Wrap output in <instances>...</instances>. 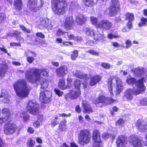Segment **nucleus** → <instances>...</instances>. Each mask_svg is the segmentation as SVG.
I'll list each match as a JSON object with an SVG mask.
<instances>
[{
	"label": "nucleus",
	"mask_w": 147,
	"mask_h": 147,
	"mask_svg": "<svg viewBox=\"0 0 147 147\" xmlns=\"http://www.w3.org/2000/svg\"><path fill=\"white\" fill-rule=\"evenodd\" d=\"M20 116L23 118L24 121H28L29 119V115L25 112L21 113Z\"/></svg>",
	"instance_id": "40"
},
{
	"label": "nucleus",
	"mask_w": 147,
	"mask_h": 147,
	"mask_svg": "<svg viewBox=\"0 0 147 147\" xmlns=\"http://www.w3.org/2000/svg\"><path fill=\"white\" fill-rule=\"evenodd\" d=\"M136 126L139 131L145 132L147 129V122L145 120L139 119L136 123Z\"/></svg>",
	"instance_id": "14"
},
{
	"label": "nucleus",
	"mask_w": 147,
	"mask_h": 147,
	"mask_svg": "<svg viewBox=\"0 0 147 147\" xmlns=\"http://www.w3.org/2000/svg\"><path fill=\"white\" fill-rule=\"evenodd\" d=\"M91 136L88 130H81L78 134V143L82 145L88 144L90 141Z\"/></svg>",
	"instance_id": "6"
},
{
	"label": "nucleus",
	"mask_w": 147,
	"mask_h": 147,
	"mask_svg": "<svg viewBox=\"0 0 147 147\" xmlns=\"http://www.w3.org/2000/svg\"><path fill=\"white\" fill-rule=\"evenodd\" d=\"M66 33L65 32L59 29L57 31L56 35L57 36H60L61 35H63Z\"/></svg>",
	"instance_id": "50"
},
{
	"label": "nucleus",
	"mask_w": 147,
	"mask_h": 147,
	"mask_svg": "<svg viewBox=\"0 0 147 147\" xmlns=\"http://www.w3.org/2000/svg\"><path fill=\"white\" fill-rule=\"evenodd\" d=\"M35 143L34 140L30 139L28 141L27 144L29 147H33Z\"/></svg>",
	"instance_id": "48"
},
{
	"label": "nucleus",
	"mask_w": 147,
	"mask_h": 147,
	"mask_svg": "<svg viewBox=\"0 0 147 147\" xmlns=\"http://www.w3.org/2000/svg\"><path fill=\"white\" fill-rule=\"evenodd\" d=\"M17 40L18 41H19L20 42H20V43L21 42H23L24 41V40L23 38L22 37L19 35H18L17 38Z\"/></svg>",
	"instance_id": "60"
},
{
	"label": "nucleus",
	"mask_w": 147,
	"mask_h": 147,
	"mask_svg": "<svg viewBox=\"0 0 147 147\" xmlns=\"http://www.w3.org/2000/svg\"><path fill=\"white\" fill-rule=\"evenodd\" d=\"M48 73L49 71L45 69L30 68L26 71L25 77H26L27 75L30 76H32L33 77L35 78V79L32 80L31 81L33 82H35L38 81V79L39 78H42L41 77L40 74L44 76H48Z\"/></svg>",
	"instance_id": "5"
},
{
	"label": "nucleus",
	"mask_w": 147,
	"mask_h": 147,
	"mask_svg": "<svg viewBox=\"0 0 147 147\" xmlns=\"http://www.w3.org/2000/svg\"><path fill=\"white\" fill-rule=\"evenodd\" d=\"M17 129V127L15 124L9 122L5 125L4 131L7 134H11L16 131Z\"/></svg>",
	"instance_id": "13"
},
{
	"label": "nucleus",
	"mask_w": 147,
	"mask_h": 147,
	"mask_svg": "<svg viewBox=\"0 0 147 147\" xmlns=\"http://www.w3.org/2000/svg\"><path fill=\"white\" fill-rule=\"evenodd\" d=\"M42 124V122L38 120L34 122L33 125L35 127H38Z\"/></svg>",
	"instance_id": "53"
},
{
	"label": "nucleus",
	"mask_w": 147,
	"mask_h": 147,
	"mask_svg": "<svg viewBox=\"0 0 147 147\" xmlns=\"http://www.w3.org/2000/svg\"><path fill=\"white\" fill-rule=\"evenodd\" d=\"M127 140L123 135L119 136L117 139L116 144L117 147H126L125 146L127 143Z\"/></svg>",
	"instance_id": "17"
},
{
	"label": "nucleus",
	"mask_w": 147,
	"mask_h": 147,
	"mask_svg": "<svg viewBox=\"0 0 147 147\" xmlns=\"http://www.w3.org/2000/svg\"><path fill=\"white\" fill-rule=\"evenodd\" d=\"M81 84V81L79 79L76 80L74 83L75 88L77 89H80Z\"/></svg>",
	"instance_id": "37"
},
{
	"label": "nucleus",
	"mask_w": 147,
	"mask_h": 147,
	"mask_svg": "<svg viewBox=\"0 0 147 147\" xmlns=\"http://www.w3.org/2000/svg\"><path fill=\"white\" fill-rule=\"evenodd\" d=\"M146 73L143 67H138L135 70V74L137 76H142Z\"/></svg>",
	"instance_id": "29"
},
{
	"label": "nucleus",
	"mask_w": 147,
	"mask_h": 147,
	"mask_svg": "<svg viewBox=\"0 0 147 147\" xmlns=\"http://www.w3.org/2000/svg\"><path fill=\"white\" fill-rule=\"evenodd\" d=\"M10 45L11 46H21V44H20V42L18 43H11L10 44Z\"/></svg>",
	"instance_id": "62"
},
{
	"label": "nucleus",
	"mask_w": 147,
	"mask_h": 147,
	"mask_svg": "<svg viewBox=\"0 0 147 147\" xmlns=\"http://www.w3.org/2000/svg\"><path fill=\"white\" fill-rule=\"evenodd\" d=\"M69 92L71 95V99L76 98L80 94V92L79 90L76 91L72 90Z\"/></svg>",
	"instance_id": "34"
},
{
	"label": "nucleus",
	"mask_w": 147,
	"mask_h": 147,
	"mask_svg": "<svg viewBox=\"0 0 147 147\" xmlns=\"http://www.w3.org/2000/svg\"><path fill=\"white\" fill-rule=\"evenodd\" d=\"M0 97L3 98L1 100L4 103L9 102L10 101V97L8 92L4 89L2 90L0 92Z\"/></svg>",
	"instance_id": "20"
},
{
	"label": "nucleus",
	"mask_w": 147,
	"mask_h": 147,
	"mask_svg": "<svg viewBox=\"0 0 147 147\" xmlns=\"http://www.w3.org/2000/svg\"><path fill=\"white\" fill-rule=\"evenodd\" d=\"M7 69V67L5 65L3 64L0 65V79L4 76Z\"/></svg>",
	"instance_id": "30"
},
{
	"label": "nucleus",
	"mask_w": 147,
	"mask_h": 147,
	"mask_svg": "<svg viewBox=\"0 0 147 147\" xmlns=\"http://www.w3.org/2000/svg\"><path fill=\"white\" fill-rule=\"evenodd\" d=\"M141 22L138 25L140 27L144 26L147 23V19L142 17L141 19Z\"/></svg>",
	"instance_id": "41"
},
{
	"label": "nucleus",
	"mask_w": 147,
	"mask_h": 147,
	"mask_svg": "<svg viewBox=\"0 0 147 147\" xmlns=\"http://www.w3.org/2000/svg\"><path fill=\"white\" fill-rule=\"evenodd\" d=\"M14 7L15 9L17 10H20L22 9L21 0H15Z\"/></svg>",
	"instance_id": "32"
},
{
	"label": "nucleus",
	"mask_w": 147,
	"mask_h": 147,
	"mask_svg": "<svg viewBox=\"0 0 147 147\" xmlns=\"http://www.w3.org/2000/svg\"><path fill=\"white\" fill-rule=\"evenodd\" d=\"M67 85H66L67 86V88H69L72 86V80L71 78H67Z\"/></svg>",
	"instance_id": "47"
},
{
	"label": "nucleus",
	"mask_w": 147,
	"mask_h": 147,
	"mask_svg": "<svg viewBox=\"0 0 147 147\" xmlns=\"http://www.w3.org/2000/svg\"><path fill=\"white\" fill-rule=\"evenodd\" d=\"M72 45V43L70 41H64L62 42V45L63 46H68L69 45Z\"/></svg>",
	"instance_id": "61"
},
{
	"label": "nucleus",
	"mask_w": 147,
	"mask_h": 147,
	"mask_svg": "<svg viewBox=\"0 0 147 147\" xmlns=\"http://www.w3.org/2000/svg\"><path fill=\"white\" fill-rule=\"evenodd\" d=\"M13 87L16 94L20 98H24L28 97L31 90L25 79H19L13 84Z\"/></svg>",
	"instance_id": "1"
},
{
	"label": "nucleus",
	"mask_w": 147,
	"mask_h": 147,
	"mask_svg": "<svg viewBox=\"0 0 147 147\" xmlns=\"http://www.w3.org/2000/svg\"><path fill=\"white\" fill-rule=\"evenodd\" d=\"M58 86L59 88L62 90H65L67 88V86L65 84V80L63 79L59 80Z\"/></svg>",
	"instance_id": "33"
},
{
	"label": "nucleus",
	"mask_w": 147,
	"mask_h": 147,
	"mask_svg": "<svg viewBox=\"0 0 147 147\" xmlns=\"http://www.w3.org/2000/svg\"><path fill=\"white\" fill-rule=\"evenodd\" d=\"M116 100H114L111 98H106L104 96H100L98 98L94 99L93 100V103L98 107H101L102 106V103L105 102L106 104H110L114 102H116Z\"/></svg>",
	"instance_id": "8"
},
{
	"label": "nucleus",
	"mask_w": 147,
	"mask_h": 147,
	"mask_svg": "<svg viewBox=\"0 0 147 147\" xmlns=\"http://www.w3.org/2000/svg\"><path fill=\"white\" fill-rule=\"evenodd\" d=\"M119 8V3L117 0H111V5L107 13L110 16L116 14Z\"/></svg>",
	"instance_id": "10"
},
{
	"label": "nucleus",
	"mask_w": 147,
	"mask_h": 147,
	"mask_svg": "<svg viewBox=\"0 0 147 147\" xmlns=\"http://www.w3.org/2000/svg\"><path fill=\"white\" fill-rule=\"evenodd\" d=\"M73 20L71 17H68L66 18L64 25V27L68 30L71 29V26L73 23Z\"/></svg>",
	"instance_id": "22"
},
{
	"label": "nucleus",
	"mask_w": 147,
	"mask_h": 147,
	"mask_svg": "<svg viewBox=\"0 0 147 147\" xmlns=\"http://www.w3.org/2000/svg\"><path fill=\"white\" fill-rule=\"evenodd\" d=\"M94 147H103V144L100 142L94 144Z\"/></svg>",
	"instance_id": "64"
},
{
	"label": "nucleus",
	"mask_w": 147,
	"mask_h": 147,
	"mask_svg": "<svg viewBox=\"0 0 147 147\" xmlns=\"http://www.w3.org/2000/svg\"><path fill=\"white\" fill-rule=\"evenodd\" d=\"M55 92L56 94L59 96H61L63 94V92L58 89H55Z\"/></svg>",
	"instance_id": "55"
},
{
	"label": "nucleus",
	"mask_w": 147,
	"mask_h": 147,
	"mask_svg": "<svg viewBox=\"0 0 147 147\" xmlns=\"http://www.w3.org/2000/svg\"><path fill=\"white\" fill-rule=\"evenodd\" d=\"M67 33V37L68 38V40H75V39H76L75 38V36L73 34H68Z\"/></svg>",
	"instance_id": "56"
},
{
	"label": "nucleus",
	"mask_w": 147,
	"mask_h": 147,
	"mask_svg": "<svg viewBox=\"0 0 147 147\" xmlns=\"http://www.w3.org/2000/svg\"><path fill=\"white\" fill-rule=\"evenodd\" d=\"M26 109L29 112L33 115L37 114L39 112L38 105L33 100L29 101L27 106Z\"/></svg>",
	"instance_id": "11"
},
{
	"label": "nucleus",
	"mask_w": 147,
	"mask_h": 147,
	"mask_svg": "<svg viewBox=\"0 0 147 147\" xmlns=\"http://www.w3.org/2000/svg\"><path fill=\"white\" fill-rule=\"evenodd\" d=\"M90 19L92 24L96 26L97 27V25L98 24L97 19L94 17L92 16L90 17Z\"/></svg>",
	"instance_id": "39"
},
{
	"label": "nucleus",
	"mask_w": 147,
	"mask_h": 147,
	"mask_svg": "<svg viewBox=\"0 0 147 147\" xmlns=\"http://www.w3.org/2000/svg\"><path fill=\"white\" fill-rule=\"evenodd\" d=\"M57 75L59 77H64L68 72L67 67L65 66H62L56 70Z\"/></svg>",
	"instance_id": "19"
},
{
	"label": "nucleus",
	"mask_w": 147,
	"mask_h": 147,
	"mask_svg": "<svg viewBox=\"0 0 147 147\" xmlns=\"http://www.w3.org/2000/svg\"><path fill=\"white\" fill-rule=\"evenodd\" d=\"M52 2V10L55 13L59 15L65 13L67 7L65 0H53Z\"/></svg>",
	"instance_id": "2"
},
{
	"label": "nucleus",
	"mask_w": 147,
	"mask_h": 147,
	"mask_svg": "<svg viewBox=\"0 0 147 147\" xmlns=\"http://www.w3.org/2000/svg\"><path fill=\"white\" fill-rule=\"evenodd\" d=\"M112 25L111 22L109 20H102L98 23L97 27L106 30H109L111 28Z\"/></svg>",
	"instance_id": "15"
},
{
	"label": "nucleus",
	"mask_w": 147,
	"mask_h": 147,
	"mask_svg": "<svg viewBox=\"0 0 147 147\" xmlns=\"http://www.w3.org/2000/svg\"><path fill=\"white\" fill-rule=\"evenodd\" d=\"M130 143L134 147H141L143 141L138 139L134 135L131 136L129 138Z\"/></svg>",
	"instance_id": "16"
},
{
	"label": "nucleus",
	"mask_w": 147,
	"mask_h": 147,
	"mask_svg": "<svg viewBox=\"0 0 147 147\" xmlns=\"http://www.w3.org/2000/svg\"><path fill=\"white\" fill-rule=\"evenodd\" d=\"M93 140L95 142H100V137L99 131L97 129L93 130L92 133Z\"/></svg>",
	"instance_id": "23"
},
{
	"label": "nucleus",
	"mask_w": 147,
	"mask_h": 147,
	"mask_svg": "<svg viewBox=\"0 0 147 147\" xmlns=\"http://www.w3.org/2000/svg\"><path fill=\"white\" fill-rule=\"evenodd\" d=\"M86 2L85 5L87 6H90L93 4V0H84Z\"/></svg>",
	"instance_id": "51"
},
{
	"label": "nucleus",
	"mask_w": 147,
	"mask_h": 147,
	"mask_svg": "<svg viewBox=\"0 0 147 147\" xmlns=\"http://www.w3.org/2000/svg\"><path fill=\"white\" fill-rule=\"evenodd\" d=\"M112 45L115 47H119L120 46V45L117 42H112Z\"/></svg>",
	"instance_id": "63"
},
{
	"label": "nucleus",
	"mask_w": 147,
	"mask_h": 147,
	"mask_svg": "<svg viewBox=\"0 0 147 147\" xmlns=\"http://www.w3.org/2000/svg\"><path fill=\"white\" fill-rule=\"evenodd\" d=\"M101 66L104 68L106 69H109L111 67L110 64L107 63H102L101 64Z\"/></svg>",
	"instance_id": "54"
},
{
	"label": "nucleus",
	"mask_w": 147,
	"mask_h": 147,
	"mask_svg": "<svg viewBox=\"0 0 147 147\" xmlns=\"http://www.w3.org/2000/svg\"><path fill=\"white\" fill-rule=\"evenodd\" d=\"M28 6L30 10L36 12L40 10L43 3V0H29Z\"/></svg>",
	"instance_id": "7"
},
{
	"label": "nucleus",
	"mask_w": 147,
	"mask_h": 147,
	"mask_svg": "<svg viewBox=\"0 0 147 147\" xmlns=\"http://www.w3.org/2000/svg\"><path fill=\"white\" fill-rule=\"evenodd\" d=\"M82 104L84 106V113H91L93 112V110L90 107V106L88 103H86L85 101L82 102Z\"/></svg>",
	"instance_id": "28"
},
{
	"label": "nucleus",
	"mask_w": 147,
	"mask_h": 147,
	"mask_svg": "<svg viewBox=\"0 0 147 147\" xmlns=\"http://www.w3.org/2000/svg\"><path fill=\"white\" fill-rule=\"evenodd\" d=\"M2 117L4 118H7V120L11 115L10 112L7 108H4L2 110Z\"/></svg>",
	"instance_id": "31"
},
{
	"label": "nucleus",
	"mask_w": 147,
	"mask_h": 147,
	"mask_svg": "<svg viewBox=\"0 0 147 147\" xmlns=\"http://www.w3.org/2000/svg\"><path fill=\"white\" fill-rule=\"evenodd\" d=\"M34 59V58L31 56H28L27 57V61L30 64L33 63Z\"/></svg>",
	"instance_id": "52"
},
{
	"label": "nucleus",
	"mask_w": 147,
	"mask_h": 147,
	"mask_svg": "<svg viewBox=\"0 0 147 147\" xmlns=\"http://www.w3.org/2000/svg\"><path fill=\"white\" fill-rule=\"evenodd\" d=\"M75 75L80 79H88L90 77L89 75L86 74L79 71H76L74 74Z\"/></svg>",
	"instance_id": "24"
},
{
	"label": "nucleus",
	"mask_w": 147,
	"mask_h": 147,
	"mask_svg": "<svg viewBox=\"0 0 147 147\" xmlns=\"http://www.w3.org/2000/svg\"><path fill=\"white\" fill-rule=\"evenodd\" d=\"M78 55V52L76 50L74 51L71 55V58L73 60H76Z\"/></svg>",
	"instance_id": "45"
},
{
	"label": "nucleus",
	"mask_w": 147,
	"mask_h": 147,
	"mask_svg": "<svg viewBox=\"0 0 147 147\" xmlns=\"http://www.w3.org/2000/svg\"><path fill=\"white\" fill-rule=\"evenodd\" d=\"M40 24L42 26L47 27L49 25V20L48 18H45L42 19L40 21Z\"/></svg>",
	"instance_id": "35"
},
{
	"label": "nucleus",
	"mask_w": 147,
	"mask_h": 147,
	"mask_svg": "<svg viewBox=\"0 0 147 147\" xmlns=\"http://www.w3.org/2000/svg\"><path fill=\"white\" fill-rule=\"evenodd\" d=\"M71 115L70 114L67 115L65 114H59L57 115V117H55L54 119L52 121L51 123V125L53 126L54 127L59 122L58 120L59 119L58 117L61 116L62 117H69Z\"/></svg>",
	"instance_id": "25"
},
{
	"label": "nucleus",
	"mask_w": 147,
	"mask_h": 147,
	"mask_svg": "<svg viewBox=\"0 0 147 147\" xmlns=\"http://www.w3.org/2000/svg\"><path fill=\"white\" fill-rule=\"evenodd\" d=\"M25 77L26 80L30 82L40 84L41 85L40 88L41 89H46L48 86V81L45 78H39L38 79V81L33 82V81H31V80H35V78L33 77L32 76H30L28 75H27L26 77Z\"/></svg>",
	"instance_id": "9"
},
{
	"label": "nucleus",
	"mask_w": 147,
	"mask_h": 147,
	"mask_svg": "<svg viewBox=\"0 0 147 147\" xmlns=\"http://www.w3.org/2000/svg\"><path fill=\"white\" fill-rule=\"evenodd\" d=\"M86 34L89 36H93L94 37V35L96 31H94V30L90 29H87Z\"/></svg>",
	"instance_id": "42"
},
{
	"label": "nucleus",
	"mask_w": 147,
	"mask_h": 147,
	"mask_svg": "<svg viewBox=\"0 0 147 147\" xmlns=\"http://www.w3.org/2000/svg\"><path fill=\"white\" fill-rule=\"evenodd\" d=\"M134 94L137 95L134 92V88L132 89L130 88L127 89L125 93L124 96L128 100H130L133 98Z\"/></svg>",
	"instance_id": "21"
},
{
	"label": "nucleus",
	"mask_w": 147,
	"mask_h": 147,
	"mask_svg": "<svg viewBox=\"0 0 147 147\" xmlns=\"http://www.w3.org/2000/svg\"><path fill=\"white\" fill-rule=\"evenodd\" d=\"M105 38L103 33L102 32H99L96 31L94 35V40L93 41L94 44H96L99 43L100 41L103 40Z\"/></svg>",
	"instance_id": "18"
},
{
	"label": "nucleus",
	"mask_w": 147,
	"mask_h": 147,
	"mask_svg": "<svg viewBox=\"0 0 147 147\" xmlns=\"http://www.w3.org/2000/svg\"><path fill=\"white\" fill-rule=\"evenodd\" d=\"M101 78L99 76H94L90 78V85L91 86H94L99 82Z\"/></svg>",
	"instance_id": "26"
},
{
	"label": "nucleus",
	"mask_w": 147,
	"mask_h": 147,
	"mask_svg": "<svg viewBox=\"0 0 147 147\" xmlns=\"http://www.w3.org/2000/svg\"><path fill=\"white\" fill-rule=\"evenodd\" d=\"M86 18L83 15L79 14L76 17V22L79 24L82 25L86 21Z\"/></svg>",
	"instance_id": "27"
},
{
	"label": "nucleus",
	"mask_w": 147,
	"mask_h": 147,
	"mask_svg": "<svg viewBox=\"0 0 147 147\" xmlns=\"http://www.w3.org/2000/svg\"><path fill=\"white\" fill-rule=\"evenodd\" d=\"M51 93L49 91L45 90L40 92L39 100L42 103H47L51 101Z\"/></svg>",
	"instance_id": "12"
},
{
	"label": "nucleus",
	"mask_w": 147,
	"mask_h": 147,
	"mask_svg": "<svg viewBox=\"0 0 147 147\" xmlns=\"http://www.w3.org/2000/svg\"><path fill=\"white\" fill-rule=\"evenodd\" d=\"M126 82L129 84H136V87L134 88V93L136 94L142 93L145 90L146 88L143 84V79L137 80L136 79L129 76L127 78Z\"/></svg>",
	"instance_id": "4"
},
{
	"label": "nucleus",
	"mask_w": 147,
	"mask_h": 147,
	"mask_svg": "<svg viewBox=\"0 0 147 147\" xmlns=\"http://www.w3.org/2000/svg\"><path fill=\"white\" fill-rule=\"evenodd\" d=\"M87 52L90 53L92 55H98L99 54V53L98 52H97L94 50H89L87 51Z\"/></svg>",
	"instance_id": "57"
},
{
	"label": "nucleus",
	"mask_w": 147,
	"mask_h": 147,
	"mask_svg": "<svg viewBox=\"0 0 147 147\" xmlns=\"http://www.w3.org/2000/svg\"><path fill=\"white\" fill-rule=\"evenodd\" d=\"M139 104L140 106H147V98H144L140 100Z\"/></svg>",
	"instance_id": "43"
},
{
	"label": "nucleus",
	"mask_w": 147,
	"mask_h": 147,
	"mask_svg": "<svg viewBox=\"0 0 147 147\" xmlns=\"http://www.w3.org/2000/svg\"><path fill=\"white\" fill-rule=\"evenodd\" d=\"M125 48L126 49H128L130 48L132 45V42L131 40L129 39L125 40Z\"/></svg>",
	"instance_id": "44"
},
{
	"label": "nucleus",
	"mask_w": 147,
	"mask_h": 147,
	"mask_svg": "<svg viewBox=\"0 0 147 147\" xmlns=\"http://www.w3.org/2000/svg\"><path fill=\"white\" fill-rule=\"evenodd\" d=\"M66 122L64 121L63 122H61L60 124L59 127V129L62 131H65L66 130L65 125Z\"/></svg>",
	"instance_id": "38"
},
{
	"label": "nucleus",
	"mask_w": 147,
	"mask_h": 147,
	"mask_svg": "<svg viewBox=\"0 0 147 147\" xmlns=\"http://www.w3.org/2000/svg\"><path fill=\"white\" fill-rule=\"evenodd\" d=\"M114 79L116 82V88L115 91L116 94L117 95L120 94L123 89V86L122 85V81L119 78L117 77L113 76L110 77L108 79L107 86L108 90L110 93V95L111 97L113 95L112 92V83L113 80Z\"/></svg>",
	"instance_id": "3"
},
{
	"label": "nucleus",
	"mask_w": 147,
	"mask_h": 147,
	"mask_svg": "<svg viewBox=\"0 0 147 147\" xmlns=\"http://www.w3.org/2000/svg\"><path fill=\"white\" fill-rule=\"evenodd\" d=\"M36 35L37 36L40 37L42 38H44L45 37V35L40 32L36 33Z\"/></svg>",
	"instance_id": "58"
},
{
	"label": "nucleus",
	"mask_w": 147,
	"mask_h": 147,
	"mask_svg": "<svg viewBox=\"0 0 147 147\" xmlns=\"http://www.w3.org/2000/svg\"><path fill=\"white\" fill-rule=\"evenodd\" d=\"M74 3H73L70 5V9H75L76 8H77L78 7V6L77 4H74Z\"/></svg>",
	"instance_id": "59"
},
{
	"label": "nucleus",
	"mask_w": 147,
	"mask_h": 147,
	"mask_svg": "<svg viewBox=\"0 0 147 147\" xmlns=\"http://www.w3.org/2000/svg\"><path fill=\"white\" fill-rule=\"evenodd\" d=\"M20 28L24 32H26L27 33H30L31 31L30 29H28L23 25H20Z\"/></svg>",
	"instance_id": "49"
},
{
	"label": "nucleus",
	"mask_w": 147,
	"mask_h": 147,
	"mask_svg": "<svg viewBox=\"0 0 147 147\" xmlns=\"http://www.w3.org/2000/svg\"><path fill=\"white\" fill-rule=\"evenodd\" d=\"M125 121L122 119H119L117 121L115 122V125L116 126H122L124 124Z\"/></svg>",
	"instance_id": "46"
},
{
	"label": "nucleus",
	"mask_w": 147,
	"mask_h": 147,
	"mask_svg": "<svg viewBox=\"0 0 147 147\" xmlns=\"http://www.w3.org/2000/svg\"><path fill=\"white\" fill-rule=\"evenodd\" d=\"M126 19L128 20L129 21H132L134 20V15L133 13H128L125 16Z\"/></svg>",
	"instance_id": "36"
}]
</instances>
